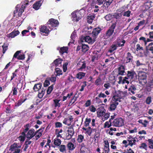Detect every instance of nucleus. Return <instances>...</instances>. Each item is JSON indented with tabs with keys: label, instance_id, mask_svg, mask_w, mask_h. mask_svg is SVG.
Here are the masks:
<instances>
[{
	"label": "nucleus",
	"instance_id": "obj_1",
	"mask_svg": "<svg viewBox=\"0 0 153 153\" xmlns=\"http://www.w3.org/2000/svg\"><path fill=\"white\" fill-rule=\"evenodd\" d=\"M136 75V73L134 71H128L127 72V76L125 77L123 79H122V77L120 76L119 77V81L118 82V83L119 84H124L126 83L128 84L129 83V81L127 80V79H133L134 76Z\"/></svg>",
	"mask_w": 153,
	"mask_h": 153
},
{
	"label": "nucleus",
	"instance_id": "obj_2",
	"mask_svg": "<svg viewBox=\"0 0 153 153\" xmlns=\"http://www.w3.org/2000/svg\"><path fill=\"white\" fill-rule=\"evenodd\" d=\"M29 1L28 0H25L22 4L21 8L19 10L18 8L19 5H17L16 7V10L14 11V13L16 14L18 13V15L19 16H20L23 12L24 11V10L25 8L26 5L28 4Z\"/></svg>",
	"mask_w": 153,
	"mask_h": 153
},
{
	"label": "nucleus",
	"instance_id": "obj_3",
	"mask_svg": "<svg viewBox=\"0 0 153 153\" xmlns=\"http://www.w3.org/2000/svg\"><path fill=\"white\" fill-rule=\"evenodd\" d=\"M116 26V24L115 23H113L112 24L104 36L105 39H108L112 35Z\"/></svg>",
	"mask_w": 153,
	"mask_h": 153
},
{
	"label": "nucleus",
	"instance_id": "obj_4",
	"mask_svg": "<svg viewBox=\"0 0 153 153\" xmlns=\"http://www.w3.org/2000/svg\"><path fill=\"white\" fill-rule=\"evenodd\" d=\"M21 147V145H19L18 144L14 143L10 146L9 151L13 153H19L21 152L20 148Z\"/></svg>",
	"mask_w": 153,
	"mask_h": 153
},
{
	"label": "nucleus",
	"instance_id": "obj_5",
	"mask_svg": "<svg viewBox=\"0 0 153 153\" xmlns=\"http://www.w3.org/2000/svg\"><path fill=\"white\" fill-rule=\"evenodd\" d=\"M126 93L118 91L116 92L115 95L113 96L112 99L117 101H120V99L125 96Z\"/></svg>",
	"mask_w": 153,
	"mask_h": 153
},
{
	"label": "nucleus",
	"instance_id": "obj_6",
	"mask_svg": "<svg viewBox=\"0 0 153 153\" xmlns=\"http://www.w3.org/2000/svg\"><path fill=\"white\" fill-rule=\"evenodd\" d=\"M139 79V83H140L142 82L140 81H143V84H145L146 82V78L147 77V74L145 72L142 71H139L138 73Z\"/></svg>",
	"mask_w": 153,
	"mask_h": 153
},
{
	"label": "nucleus",
	"instance_id": "obj_7",
	"mask_svg": "<svg viewBox=\"0 0 153 153\" xmlns=\"http://www.w3.org/2000/svg\"><path fill=\"white\" fill-rule=\"evenodd\" d=\"M112 125L116 127H120L124 125V120L122 118L114 119L112 122Z\"/></svg>",
	"mask_w": 153,
	"mask_h": 153
},
{
	"label": "nucleus",
	"instance_id": "obj_8",
	"mask_svg": "<svg viewBox=\"0 0 153 153\" xmlns=\"http://www.w3.org/2000/svg\"><path fill=\"white\" fill-rule=\"evenodd\" d=\"M71 15H72V20L74 22L78 21L82 16L79 11L73 12L71 14Z\"/></svg>",
	"mask_w": 153,
	"mask_h": 153
},
{
	"label": "nucleus",
	"instance_id": "obj_9",
	"mask_svg": "<svg viewBox=\"0 0 153 153\" xmlns=\"http://www.w3.org/2000/svg\"><path fill=\"white\" fill-rule=\"evenodd\" d=\"M82 42H86L88 44H92L95 41V38H91L89 36H86L80 39Z\"/></svg>",
	"mask_w": 153,
	"mask_h": 153
},
{
	"label": "nucleus",
	"instance_id": "obj_10",
	"mask_svg": "<svg viewBox=\"0 0 153 153\" xmlns=\"http://www.w3.org/2000/svg\"><path fill=\"white\" fill-rule=\"evenodd\" d=\"M119 104L117 101L112 99L109 105L108 110L110 111L114 110Z\"/></svg>",
	"mask_w": 153,
	"mask_h": 153
},
{
	"label": "nucleus",
	"instance_id": "obj_11",
	"mask_svg": "<svg viewBox=\"0 0 153 153\" xmlns=\"http://www.w3.org/2000/svg\"><path fill=\"white\" fill-rule=\"evenodd\" d=\"M41 34L42 35L47 36L50 30L48 27L45 26H41L39 27Z\"/></svg>",
	"mask_w": 153,
	"mask_h": 153
},
{
	"label": "nucleus",
	"instance_id": "obj_12",
	"mask_svg": "<svg viewBox=\"0 0 153 153\" xmlns=\"http://www.w3.org/2000/svg\"><path fill=\"white\" fill-rule=\"evenodd\" d=\"M47 24L49 27H55L58 25L59 22L57 20L53 19H51L48 21Z\"/></svg>",
	"mask_w": 153,
	"mask_h": 153
},
{
	"label": "nucleus",
	"instance_id": "obj_13",
	"mask_svg": "<svg viewBox=\"0 0 153 153\" xmlns=\"http://www.w3.org/2000/svg\"><path fill=\"white\" fill-rule=\"evenodd\" d=\"M21 53V51H17L14 54L13 58V60L14 58H17L19 60H23L25 59V55L24 54H21L19 55Z\"/></svg>",
	"mask_w": 153,
	"mask_h": 153
},
{
	"label": "nucleus",
	"instance_id": "obj_14",
	"mask_svg": "<svg viewBox=\"0 0 153 153\" xmlns=\"http://www.w3.org/2000/svg\"><path fill=\"white\" fill-rule=\"evenodd\" d=\"M127 140L128 141V145L131 147L133 145L136 144V140L135 137H133L131 136H129L127 138Z\"/></svg>",
	"mask_w": 153,
	"mask_h": 153
},
{
	"label": "nucleus",
	"instance_id": "obj_15",
	"mask_svg": "<svg viewBox=\"0 0 153 153\" xmlns=\"http://www.w3.org/2000/svg\"><path fill=\"white\" fill-rule=\"evenodd\" d=\"M106 112V110L105 108L102 107H101L99 108V110L97 112V117H101L102 118L103 116Z\"/></svg>",
	"mask_w": 153,
	"mask_h": 153
},
{
	"label": "nucleus",
	"instance_id": "obj_16",
	"mask_svg": "<svg viewBox=\"0 0 153 153\" xmlns=\"http://www.w3.org/2000/svg\"><path fill=\"white\" fill-rule=\"evenodd\" d=\"M36 134L35 132V130L33 129H31L29 130L26 135L27 138L30 139L32 138Z\"/></svg>",
	"mask_w": 153,
	"mask_h": 153
},
{
	"label": "nucleus",
	"instance_id": "obj_17",
	"mask_svg": "<svg viewBox=\"0 0 153 153\" xmlns=\"http://www.w3.org/2000/svg\"><path fill=\"white\" fill-rule=\"evenodd\" d=\"M101 30V29L100 28H95L94 29L92 33V35L94 38H96V36H97Z\"/></svg>",
	"mask_w": 153,
	"mask_h": 153
},
{
	"label": "nucleus",
	"instance_id": "obj_18",
	"mask_svg": "<svg viewBox=\"0 0 153 153\" xmlns=\"http://www.w3.org/2000/svg\"><path fill=\"white\" fill-rule=\"evenodd\" d=\"M19 32L18 30H14L8 34L7 36L9 38H12L19 35Z\"/></svg>",
	"mask_w": 153,
	"mask_h": 153
},
{
	"label": "nucleus",
	"instance_id": "obj_19",
	"mask_svg": "<svg viewBox=\"0 0 153 153\" xmlns=\"http://www.w3.org/2000/svg\"><path fill=\"white\" fill-rule=\"evenodd\" d=\"M117 45V42L116 41H115L111 46V48L109 50V51L110 53H112L116 50L117 48L119 47Z\"/></svg>",
	"mask_w": 153,
	"mask_h": 153
},
{
	"label": "nucleus",
	"instance_id": "obj_20",
	"mask_svg": "<svg viewBox=\"0 0 153 153\" xmlns=\"http://www.w3.org/2000/svg\"><path fill=\"white\" fill-rule=\"evenodd\" d=\"M117 45V42L116 41H115L111 46V48L109 50V51L110 53H112L116 50L117 48L119 47Z\"/></svg>",
	"mask_w": 153,
	"mask_h": 153
},
{
	"label": "nucleus",
	"instance_id": "obj_21",
	"mask_svg": "<svg viewBox=\"0 0 153 153\" xmlns=\"http://www.w3.org/2000/svg\"><path fill=\"white\" fill-rule=\"evenodd\" d=\"M117 45V42L116 41H115L111 46V48L109 50V51L110 53H112L116 50L117 48L119 47Z\"/></svg>",
	"mask_w": 153,
	"mask_h": 153
},
{
	"label": "nucleus",
	"instance_id": "obj_22",
	"mask_svg": "<svg viewBox=\"0 0 153 153\" xmlns=\"http://www.w3.org/2000/svg\"><path fill=\"white\" fill-rule=\"evenodd\" d=\"M44 128H40L35 133L36 136H35L36 140H37L38 138L40 137L42 135V132L43 131Z\"/></svg>",
	"mask_w": 153,
	"mask_h": 153
},
{
	"label": "nucleus",
	"instance_id": "obj_23",
	"mask_svg": "<svg viewBox=\"0 0 153 153\" xmlns=\"http://www.w3.org/2000/svg\"><path fill=\"white\" fill-rule=\"evenodd\" d=\"M118 74L121 75H124L125 71V67L123 65H120L118 68Z\"/></svg>",
	"mask_w": 153,
	"mask_h": 153
},
{
	"label": "nucleus",
	"instance_id": "obj_24",
	"mask_svg": "<svg viewBox=\"0 0 153 153\" xmlns=\"http://www.w3.org/2000/svg\"><path fill=\"white\" fill-rule=\"evenodd\" d=\"M126 59L127 63L132 62L133 61V57L129 52H128L127 53Z\"/></svg>",
	"mask_w": 153,
	"mask_h": 153
},
{
	"label": "nucleus",
	"instance_id": "obj_25",
	"mask_svg": "<svg viewBox=\"0 0 153 153\" xmlns=\"http://www.w3.org/2000/svg\"><path fill=\"white\" fill-rule=\"evenodd\" d=\"M97 131V130L95 129H92L91 127H88L87 128V129L85 132V134H87L89 136H91V133L92 132L94 131L96 132Z\"/></svg>",
	"mask_w": 153,
	"mask_h": 153
},
{
	"label": "nucleus",
	"instance_id": "obj_26",
	"mask_svg": "<svg viewBox=\"0 0 153 153\" xmlns=\"http://www.w3.org/2000/svg\"><path fill=\"white\" fill-rule=\"evenodd\" d=\"M60 99H56L53 100L54 104L55 107H59L62 104L61 102H60Z\"/></svg>",
	"mask_w": 153,
	"mask_h": 153
},
{
	"label": "nucleus",
	"instance_id": "obj_27",
	"mask_svg": "<svg viewBox=\"0 0 153 153\" xmlns=\"http://www.w3.org/2000/svg\"><path fill=\"white\" fill-rule=\"evenodd\" d=\"M41 5V1H39L35 3L33 5V7L36 10L39 9Z\"/></svg>",
	"mask_w": 153,
	"mask_h": 153
},
{
	"label": "nucleus",
	"instance_id": "obj_28",
	"mask_svg": "<svg viewBox=\"0 0 153 153\" xmlns=\"http://www.w3.org/2000/svg\"><path fill=\"white\" fill-rule=\"evenodd\" d=\"M153 42H151L149 44L148 46L146 47V50L151 51L152 53L153 54Z\"/></svg>",
	"mask_w": 153,
	"mask_h": 153
},
{
	"label": "nucleus",
	"instance_id": "obj_29",
	"mask_svg": "<svg viewBox=\"0 0 153 153\" xmlns=\"http://www.w3.org/2000/svg\"><path fill=\"white\" fill-rule=\"evenodd\" d=\"M136 90V86L132 84L128 89V91H130L132 94H134L135 92L134 91Z\"/></svg>",
	"mask_w": 153,
	"mask_h": 153
},
{
	"label": "nucleus",
	"instance_id": "obj_30",
	"mask_svg": "<svg viewBox=\"0 0 153 153\" xmlns=\"http://www.w3.org/2000/svg\"><path fill=\"white\" fill-rule=\"evenodd\" d=\"M116 41L117 42L119 47L123 46L124 44L125 43V41L124 40L120 39H117Z\"/></svg>",
	"mask_w": 153,
	"mask_h": 153
},
{
	"label": "nucleus",
	"instance_id": "obj_31",
	"mask_svg": "<svg viewBox=\"0 0 153 153\" xmlns=\"http://www.w3.org/2000/svg\"><path fill=\"white\" fill-rule=\"evenodd\" d=\"M62 60L61 59L59 58L56 59L54 62V63L57 66H60L61 65Z\"/></svg>",
	"mask_w": 153,
	"mask_h": 153
},
{
	"label": "nucleus",
	"instance_id": "obj_32",
	"mask_svg": "<svg viewBox=\"0 0 153 153\" xmlns=\"http://www.w3.org/2000/svg\"><path fill=\"white\" fill-rule=\"evenodd\" d=\"M53 143L56 146H59L61 143V141L60 139L56 138L54 140Z\"/></svg>",
	"mask_w": 153,
	"mask_h": 153
},
{
	"label": "nucleus",
	"instance_id": "obj_33",
	"mask_svg": "<svg viewBox=\"0 0 153 153\" xmlns=\"http://www.w3.org/2000/svg\"><path fill=\"white\" fill-rule=\"evenodd\" d=\"M85 74L82 72H79L76 75V77L79 79H82L85 75Z\"/></svg>",
	"mask_w": 153,
	"mask_h": 153
},
{
	"label": "nucleus",
	"instance_id": "obj_34",
	"mask_svg": "<svg viewBox=\"0 0 153 153\" xmlns=\"http://www.w3.org/2000/svg\"><path fill=\"white\" fill-rule=\"evenodd\" d=\"M67 147L69 150H72L75 149L76 146L72 143L70 142L68 143Z\"/></svg>",
	"mask_w": 153,
	"mask_h": 153
},
{
	"label": "nucleus",
	"instance_id": "obj_35",
	"mask_svg": "<svg viewBox=\"0 0 153 153\" xmlns=\"http://www.w3.org/2000/svg\"><path fill=\"white\" fill-rule=\"evenodd\" d=\"M94 16L93 15H89L87 17L88 22L89 23H91L93 20L94 18Z\"/></svg>",
	"mask_w": 153,
	"mask_h": 153
},
{
	"label": "nucleus",
	"instance_id": "obj_36",
	"mask_svg": "<svg viewBox=\"0 0 153 153\" xmlns=\"http://www.w3.org/2000/svg\"><path fill=\"white\" fill-rule=\"evenodd\" d=\"M89 47L88 45L85 44H82V50L84 52H85L88 50Z\"/></svg>",
	"mask_w": 153,
	"mask_h": 153
},
{
	"label": "nucleus",
	"instance_id": "obj_37",
	"mask_svg": "<svg viewBox=\"0 0 153 153\" xmlns=\"http://www.w3.org/2000/svg\"><path fill=\"white\" fill-rule=\"evenodd\" d=\"M68 48L66 47H63L60 48L59 52L62 54L67 53L68 50Z\"/></svg>",
	"mask_w": 153,
	"mask_h": 153
},
{
	"label": "nucleus",
	"instance_id": "obj_38",
	"mask_svg": "<svg viewBox=\"0 0 153 153\" xmlns=\"http://www.w3.org/2000/svg\"><path fill=\"white\" fill-rule=\"evenodd\" d=\"M102 83V81L100 77H98L95 82V84L97 85H101Z\"/></svg>",
	"mask_w": 153,
	"mask_h": 153
},
{
	"label": "nucleus",
	"instance_id": "obj_39",
	"mask_svg": "<svg viewBox=\"0 0 153 153\" xmlns=\"http://www.w3.org/2000/svg\"><path fill=\"white\" fill-rule=\"evenodd\" d=\"M26 135L24 132H22L21 134V135L19 137V139L21 141L23 142L25 140Z\"/></svg>",
	"mask_w": 153,
	"mask_h": 153
},
{
	"label": "nucleus",
	"instance_id": "obj_40",
	"mask_svg": "<svg viewBox=\"0 0 153 153\" xmlns=\"http://www.w3.org/2000/svg\"><path fill=\"white\" fill-rule=\"evenodd\" d=\"M59 146V149L60 152H64L66 151V147L65 145H61Z\"/></svg>",
	"mask_w": 153,
	"mask_h": 153
},
{
	"label": "nucleus",
	"instance_id": "obj_41",
	"mask_svg": "<svg viewBox=\"0 0 153 153\" xmlns=\"http://www.w3.org/2000/svg\"><path fill=\"white\" fill-rule=\"evenodd\" d=\"M41 86L42 85L40 84H36L34 85L33 89L35 91H37L39 90L41 88Z\"/></svg>",
	"mask_w": 153,
	"mask_h": 153
},
{
	"label": "nucleus",
	"instance_id": "obj_42",
	"mask_svg": "<svg viewBox=\"0 0 153 153\" xmlns=\"http://www.w3.org/2000/svg\"><path fill=\"white\" fill-rule=\"evenodd\" d=\"M76 33L75 31H74L71 34V39H72V42H69L68 44V45H69L71 43H74V39L75 37H76Z\"/></svg>",
	"mask_w": 153,
	"mask_h": 153
},
{
	"label": "nucleus",
	"instance_id": "obj_43",
	"mask_svg": "<svg viewBox=\"0 0 153 153\" xmlns=\"http://www.w3.org/2000/svg\"><path fill=\"white\" fill-rule=\"evenodd\" d=\"M67 131L68 133H69L73 135H74V128L72 126H70L68 127V129L67 130Z\"/></svg>",
	"mask_w": 153,
	"mask_h": 153
},
{
	"label": "nucleus",
	"instance_id": "obj_44",
	"mask_svg": "<svg viewBox=\"0 0 153 153\" xmlns=\"http://www.w3.org/2000/svg\"><path fill=\"white\" fill-rule=\"evenodd\" d=\"M139 148L140 149H143L146 150H147V146L145 143H143L140 144L139 146Z\"/></svg>",
	"mask_w": 153,
	"mask_h": 153
},
{
	"label": "nucleus",
	"instance_id": "obj_45",
	"mask_svg": "<svg viewBox=\"0 0 153 153\" xmlns=\"http://www.w3.org/2000/svg\"><path fill=\"white\" fill-rule=\"evenodd\" d=\"M84 136L81 134H80L78 135L77 140L79 143H81L83 141L84 139Z\"/></svg>",
	"mask_w": 153,
	"mask_h": 153
},
{
	"label": "nucleus",
	"instance_id": "obj_46",
	"mask_svg": "<svg viewBox=\"0 0 153 153\" xmlns=\"http://www.w3.org/2000/svg\"><path fill=\"white\" fill-rule=\"evenodd\" d=\"M113 1V0H105L104 5L105 6H106L107 7H108L112 2Z\"/></svg>",
	"mask_w": 153,
	"mask_h": 153
},
{
	"label": "nucleus",
	"instance_id": "obj_47",
	"mask_svg": "<svg viewBox=\"0 0 153 153\" xmlns=\"http://www.w3.org/2000/svg\"><path fill=\"white\" fill-rule=\"evenodd\" d=\"M91 119L90 118H86L85 122V126H88L89 125V123H91Z\"/></svg>",
	"mask_w": 153,
	"mask_h": 153
},
{
	"label": "nucleus",
	"instance_id": "obj_48",
	"mask_svg": "<svg viewBox=\"0 0 153 153\" xmlns=\"http://www.w3.org/2000/svg\"><path fill=\"white\" fill-rule=\"evenodd\" d=\"M25 100L26 99H25L24 100H18L17 102L15 103V106L17 107L20 105L22 104V103L25 102Z\"/></svg>",
	"mask_w": 153,
	"mask_h": 153
},
{
	"label": "nucleus",
	"instance_id": "obj_49",
	"mask_svg": "<svg viewBox=\"0 0 153 153\" xmlns=\"http://www.w3.org/2000/svg\"><path fill=\"white\" fill-rule=\"evenodd\" d=\"M8 45L7 44H4L2 46L3 48V53H4L8 49Z\"/></svg>",
	"mask_w": 153,
	"mask_h": 153
},
{
	"label": "nucleus",
	"instance_id": "obj_50",
	"mask_svg": "<svg viewBox=\"0 0 153 153\" xmlns=\"http://www.w3.org/2000/svg\"><path fill=\"white\" fill-rule=\"evenodd\" d=\"M55 71L57 74V76H59L62 74V71L59 68H56L55 69Z\"/></svg>",
	"mask_w": 153,
	"mask_h": 153
},
{
	"label": "nucleus",
	"instance_id": "obj_51",
	"mask_svg": "<svg viewBox=\"0 0 153 153\" xmlns=\"http://www.w3.org/2000/svg\"><path fill=\"white\" fill-rule=\"evenodd\" d=\"M110 117V113H105L104 116L102 118V120H107Z\"/></svg>",
	"mask_w": 153,
	"mask_h": 153
},
{
	"label": "nucleus",
	"instance_id": "obj_52",
	"mask_svg": "<svg viewBox=\"0 0 153 153\" xmlns=\"http://www.w3.org/2000/svg\"><path fill=\"white\" fill-rule=\"evenodd\" d=\"M89 110L91 112H94L96 111V109L93 105L90 106L88 108Z\"/></svg>",
	"mask_w": 153,
	"mask_h": 153
},
{
	"label": "nucleus",
	"instance_id": "obj_53",
	"mask_svg": "<svg viewBox=\"0 0 153 153\" xmlns=\"http://www.w3.org/2000/svg\"><path fill=\"white\" fill-rule=\"evenodd\" d=\"M112 18V15L110 14H109L105 16V19L107 21L111 20Z\"/></svg>",
	"mask_w": 153,
	"mask_h": 153
},
{
	"label": "nucleus",
	"instance_id": "obj_54",
	"mask_svg": "<svg viewBox=\"0 0 153 153\" xmlns=\"http://www.w3.org/2000/svg\"><path fill=\"white\" fill-rule=\"evenodd\" d=\"M73 95V93L71 92L70 94H68L67 96H63V101H64L65 100H67V98H70Z\"/></svg>",
	"mask_w": 153,
	"mask_h": 153
},
{
	"label": "nucleus",
	"instance_id": "obj_55",
	"mask_svg": "<svg viewBox=\"0 0 153 153\" xmlns=\"http://www.w3.org/2000/svg\"><path fill=\"white\" fill-rule=\"evenodd\" d=\"M53 89V85H51L49 87L47 90V92L48 94H50L52 91Z\"/></svg>",
	"mask_w": 153,
	"mask_h": 153
},
{
	"label": "nucleus",
	"instance_id": "obj_56",
	"mask_svg": "<svg viewBox=\"0 0 153 153\" xmlns=\"http://www.w3.org/2000/svg\"><path fill=\"white\" fill-rule=\"evenodd\" d=\"M68 64V63L67 62H65L64 63L63 66V71L64 72H65L67 69V66Z\"/></svg>",
	"mask_w": 153,
	"mask_h": 153
},
{
	"label": "nucleus",
	"instance_id": "obj_57",
	"mask_svg": "<svg viewBox=\"0 0 153 153\" xmlns=\"http://www.w3.org/2000/svg\"><path fill=\"white\" fill-rule=\"evenodd\" d=\"M152 98L151 97H148L146 100V103L147 104L149 105L152 102Z\"/></svg>",
	"mask_w": 153,
	"mask_h": 153
},
{
	"label": "nucleus",
	"instance_id": "obj_58",
	"mask_svg": "<svg viewBox=\"0 0 153 153\" xmlns=\"http://www.w3.org/2000/svg\"><path fill=\"white\" fill-rule=\"evenodd\" d=\"M56 76L55 75H53L50 78V80L52 82H55L56 80Z\"/></svg>",
	"mask_w": 153,
	"mask_h": 153
},
{
	"label": "nucleus",
	"instance_id": "obj_59",
	"mask_svg": "<svg viewBox=\"0 0 153 153\" xmlns=\"http://www.w3.org/2000/svg\"><path fill=\"white\" fill-rule=\"evenodd\" d=\"M131 11L128 10L123 13V16H124L129 17L130 16Z\"/></svg>",
	"mask_w": 153,
	"mask_h": 153
},
{
	"label": "nucleus",
	"instance_id": "obj_60",
	"mask_svg": "<svg viewBox=\"0 0 153 153\" xmlns=\"http://www.w3.org/2000/svg\"><path fill=\"white\" fill-rule=\"evenodd\" d=\"M82 66L79 69V70L81 71H82L86 67V64L85 63L81 62Z\"/></svg>",
	"mask_w": 153,
	"mask_h": 153
},
{
	"label": "nucleus",
	"instance_id": "obj_61",
	"mask_svg": "<svg viewBox=\"0 0 153 153\" xmlns=\"http://www.w3.org/2000/svg\"><path fill=\"white\" fill-rule=\"evenodd\" d=\"M30 127V125L29 124H27L25 126V129L24 130L23 132H24L25 133L28 130Z\"/></svg>",
	"mask_w": 153,
	"mask_h": 153
},
{
	"label": "nucleus",
	"instance_id": "obj_62",
	"mask_svg": "<svg viewBox=\"0 0 153 153\" xmlns=\"http://www.w3.org/2000/svg\"><path fill=\"white\" fill-rule=\"evenodd\" d=\"M111 126V123L107 121L104 124V127L105 128H108Z\"/></svg>",
	"mask_w": 153,
	"mask_h": 153
},
{
	"label": "nucleus",
	"instance_id": "obj_63",
	"mask_svg": "<svg viewBox=\"0 0 153 153\" xmlns=\"http://www.w3.org/2000/svg\"><path fill=\"white\" fill-rule=\"evenodd\" d=\"M136 51H138L141 50H143V48L142 47L140 46V44H138L136 45Z\"/></svg>",
	"mask_w": 153,
	"mask_h": 153
},
{
	"label": "nucleus",
	"instance_id": "obj_64",
	"mask_svg": "<svg viewBox=\"0 0 153 153\" xmlns=\"http://www.w3.org/2000/svg\"><path fill=\"white\" fill-rule=\"evenodd\" d=\"M86 82H83V84L81 86V88L79 90V91H82L84 90L85 87L86 86Z\"/></svg>",
	"mask_w": 153,
	"mask_h": 153
}]
</instances>
